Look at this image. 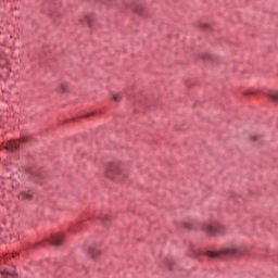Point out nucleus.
Here are the masks:
<instances>
[{
	"mask_svg": "<svg viewBox=\"0 0 278 278\" xmlns=\"http://www.w3.org/2000/svg\"><path fill=\"white\" fill-rule=\"evenodd\" d=\"M35 195L36 191L34 189H24L18 193L17 198L20 201H34Z\"/></svg>",
	"mask_w": 278,
	"mask_h": 278,
	"instance_id": "nucleus-6",
	"label": "nucleus"
},
{
	"mask_svg": "<svg viewBox=\"0 0 278 278\" xmlns=\"http://www.w3.org/2000/svg\"><path fill=\"white\" fill-rule=\"evenodd\" d=\"M30 180L35 181V184H40V186H42V184H45V176H42V175H31Z\"/></svg>",
	"mask_w": 278,
	"mask_h": 278,
	"instance_id": "nucleus-9",
	"label": "nucleus"
},
{
	"mask_svg": "<svg viewBox=\"0 0 278 278\" xmlns=\"http://www.w3.org/2000/svg\"><path fill=\"white\" fill-rule=\"evenodd\" d=\"M66 242V237L63 233L52 235L50 239H46L43 242L38 243L39 247H64Z\"/></svg>",
	"mask_w": 278,
	"mask_h": 278,
	"instance_id": "nucleus-3",
	"label": "nucleus"
},
{
	"mask_svg": "<svg viewBox=\"0 0 278 278\" xmlns=\"http://www.w3.org/2000/svg\"><path fill=\"white\" fill-rule=\"evenodd\" d=\"M202 231L210 233V236H216V233H218L219 236H223V233H225V226L217 223L204 224L202 226Z\"/></svg>",
	"mask_w": 278,
	"mask_h": 278,
	"instance_id": "nucleus-4",
	"label": "nucleus"
},
{
	"mask_svg": "<svg viewBox=\"0 0 278 278\" xmlns=\"http://www.w3.org/2000/svg\"><path fill=\"white\" fill-rule=\"evenodd\" d=\"M269 99H271L273 101H278V92L277 91L269 92Z\"/></svg>",
	"mask_w": 278,
	"mask_h": 278,
	"instance_id": "nucleus-12",
	"label": "nucleus"
},
{
	"mask_svg": "<svg viewBox=\"0 0 278 278\" xmlns=\"http://www.w3.org/2000/svg\"><path fill=\"white\" fill-rule=\"evenodd\" d=\"M243 251L240 247L238 245H232L228 248H223L218 252H207L206 255L207 257H213L217 260H225V257H233L236 255H242Z\"/></svg>",
	"mask_w": 278,
	"mask_h": 278,
	"instance_id": "nucleus-2",
	"label": "nucleus"
},
{
	"mask_svg": "<svg viewBox=\"0 0 278 278\" xmlns=\"http://www.w3.org/2000/svg\"><path fill=\"white\" fill-rule=\"evenodd\" d=\"M118 170V164L116 163H109L106 173H116Z\"/></svg>",
	"mask_w": 278,
	"mask_h": 278,
	"instance_id": "nucleus-10",
	"label": "nucleus"
},
{
	"mask_svg": "<svg viewBox=\"0 0 278 278\" xmlns=\"http://www.w3.org/2000/svg\"><path fill=\"white\" fill-rule=\"evenodd\" d=\"M24 173H31V172H29V169H25V172Z\"/></svg>",
	"mask_w": 278,
	"mask_h": 278,
	"instance_id": "nucleus-15",
	"label": "nucleus"
},
{
	"mask_svg": "<svg viewBox=\"0 0 278 278\" xmlns=\"http://www.w3.org/2000/svg\"><path fill=\"white\" fill-rule=\"evenodd\" d=\"M90 223H101V225H104L105 223V215L101 213H96L93 217L88 216L87 218L81 219L77 224L72 225L68 228L70 233H77V231H84V229H88V225Z\"/></svg>",
	"mask_w": 278,
	"mask_h": 278,
	"instance_id": "nucleus-1",
	"label": "nucleus"
},
{
	"mask_svg": "<svg viewBox=\"0 0 278 278\" xmlns=\"http://www.w3.org/2000/svg\"><path fill=\"white\" fill-rule=\"evenodd\" d=\"M85 21H86L87 23H90V20L88 18V16H85Z\"/></svg>",
	"mask_w": 278,
	"mask_h": 278,
	"instance_id": "nucleus-14",
	"label": "nucleus"
},
{
	"mask_svg": "<svg viewBox=\"0 0 278 278\" xmlns=\"http://www.w3.org/2000/svg\"><path fill=\"white\" fill-rule=\"evenodd\" d=\"M25 142H27V138L22 137L17 141L16 140L9 141L5 149L7 151H12V153H14V151H18V149H23V144H25Z\"/></svg>",
	"mask_w": 278,
	"mask_h": 278,
	"instance_id": "nucleus-5",
	"label": "nucleus"
},
{
	"mask_svg": "<svg viewBox=\"0 0 278 278\" xmlns=\"http://www.w3.org/2000/svg\"><path fill=\"white\" fill-rule=\"evenodd\" d=\"M80 23H84V20H83V18H80Z\"/></svg>",
	"mask_w": 278,
	"mask_h": 278,
	"instance_id": "nucleus-16",
	"label": "nucleus"
},
{
	"mask_svg": "<svg viewBox=\"0 0 278 278\" xmlns=\"http://www.w3.org/2000/svg\"><path fill=\"white\" fill-rule=\"evenodd\" d=\"M92 114H94V113L85 114V115H83V118H89L90 116H92Z\"/></svg>",
	"mask_w": 278,
	"mask_h": 278,
	"instance_id": "nucleus-13",
	"label": "nucleus"
},
{
	"mask_svg": "<svg viewBox=\"0 0 278 278\" xmlns=\"http://www.w3.org/2000/svg\"><path fill=\"white\" fill-rule=\"evenodd\" d=\"M0 275L2 278H18V273L14 269L4 268Z\"/></svg>",
	"mask_w": 278,
	"mask_h": 278,
	"instance_id": "nucleus-8",
	"label": "nucleus"
},
{
	"mask_svg": "<svg viewBox=\"0 0 278 278\" xmlns=\"http://www.w3.org/2000/svg\"><path fill=\"white\" fill-rule=\"evenodd\" d=\"M88 255L92 258V260H97L99 258V256L101 255V248L98 244H94L92 247H89L88 249Z\"/></svg>",
	"mask_w": 278,
	"mask_h": 278,
	"instance_id": "nucleus-7",
	"label": "nucleus"
},
{
	"mask_svg": "<svg viewBox=\"0 0 278 278\" xmlns=\"http://www.w3.org/2000/svg\"><path fill=\"white\" fill-rule=\"evenodd\" d=\"M112 99L115 101V103H121L123 96H121V93H113Z\"/></svg>",
	"mask_w": 278,
	"mask_h": 278,
	"instance_id": "nucleus-11",
	"label": "nucleus"
}]
</instances>
